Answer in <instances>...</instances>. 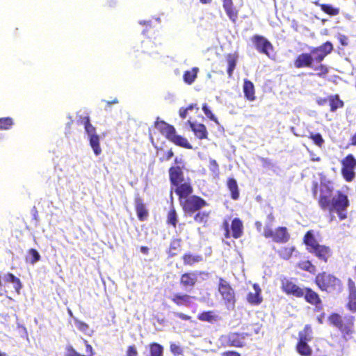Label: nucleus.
<instances>
[{
	"label": "nucleus",
	"mask_w": 356,
	"mask_h": 356,
	"mask_svg": "<svg viewBox=\"0 0 356 356\" xmlns=\"http://www.w3.org/2000/svg\"><path fill=\"white\" fill-rule=\"evenodd\" d=\"M332 187L327 184H321L319 204L324 209L340 210L348 206L346 195L338 193L337 195L332 196Z\"/></svg>",
	"instance_id": "obj_1"
},
{
	"label": "nucleus",
	"mask_w": 356,
	"mask_h": 356,
	"mask_svg": "<svg viewBox=\"0 0 356 356\" xmlns=\"http://www.w3.org/2000/svg\"><path fill=\"white\" fill-rule=\"evenodd\" d=\"M330 325L337 327L342 334L346 341L348 340L353 333L354 318L351 316H341L338 314H332L328 318Z\"/></svg>",
	"instance_id": "obj_2"
},
{
	"label": "nucleus",
	"mask_w": 356,
	"mask_h": 356,
	"mask_svg": "<svg viewBox=\"0 0 356 356\" xmlns=\"http://www.w3.org/2000/svg\"><path fill=\"white\" fill-rule=\"evenodd\" d=\"M156 127L161 130L163 134L175 144L187 149H192V146L188 142L187 139L176 134L175 129L172 126L164 122H156L155 124Z\"/></svg>",
	"instance_id": "obj_3"
},
{
	"label": "nucleus",
	"mask_w": 356,
	"mask_h": 356,
	"mask_svg": "<svg viewBox=\"0 0 356 356\" xmlns=\"http://www.w3.org/2000/svg\"><path fill=\"white\" fill-rule=\"evenodd\" d=\"M316 283L321 290L329 293L341 290V283L340 280L325 273L316 276Z\"/></svg>",
	"instance_id": "obj_4"
},
{
	"label": "nucleus",
	"mask_w": 356,
	"mask_h": 356,
	"mask_svg": "<svg viewBox=\"0 0 356 356\" xmlns=\"http://www.w3.org/2000/svg\"><path fill=\"white\" fill-rule=\"evenodd\" d=\"M218 291L227 309L233 310L236 302L234 291L228 282L221 277L219 278Z\"/></svg>",
	"instance_id": "obj_5"
},
{
	"label": "nucleus",
	"mask_w": 356,
	"mask_h": 356,
	"mask_svg": "<svg viewBox=\"0 0 356 356\" xmlns=\"http://www.w3.org/2000/svg\"><path fill=\"white\" fill-rule=\"evenodd\" d=\"M82 123L84 125L90 147L95 154L99 156L102 153V149L99 144V136L96 132V128L90 123L89 117L84 118Z\"/></svg>",
	"instance_id": "obj_6"
},
{
	"label": "nucleus",
	"mask_w": 356,
	"mask_h": 356,
	"mask_svg": "<svg viewBox=\"0 0 356 356\" xmlns=\"http://www.w3.org/2000/svg\"><path fill=\"white\" fill-rule=\"evenodd\" d=\"M264 236L266 238H271L274 242L278 243H286L290 237L286 227H279L273 230L268 224L264 227Z\"/></svg>",
	"instance_id": "obj_7"
},
{
	"label": "nucleus",
	"mask_w": 356,
	"mask_h": 356,
	"mask_svg": "<svg viewBox=\"0 0 356 356\" xmlns=\"http://www.w3.org/2000/svg\"><path fill=\"white\" fill-rule=\"evenodd\" d=\"M180 204L184 211L189 215L194 213L207 204L205 200L195 195L181 200Z\"/></svg>",
	"instance_id": "obj_8"
},
{
	"label": "nucleus",
	"mask_w": 356,
	"mask_h": 356,
	"mask_svg": "<svg viewBox=\"0 0 356 356\" xmlns=\"http://www.w3.org/2000/svg\"><path fill=\"white\" fill-rule=\"evenodd\" d=\"M342 175L346 181H350L355 177L354 170L356 167V159L352 154H348L342 161Z\"/></svg>",
	"instance_id": "obj_9"
},
{
	"label": "nucleus",
	"mask_w": 356,
	"mask_h": 356,
	"mask_svg": "<svg viewBox=\"0 0 356 356\" xmlns=\"http://www.w3.org/2000/svg\"><path fill=\"white\" fill-rule=\"evenodd\" d=\"M333 49V46L331 42H326L323 45L312 48L311 49L310 55L313 57V61L318 63H321L325 57L331 53Z\"/></svg>",
	"instance_id": "obj_10"
},
{
	"label": "nucleus",
	"mask_w": 356,
	"mask_h": 356,
	"mask_svg": "<svg viewBox=\"0 0 356 356\" xmlns=\"http://www.w3.org/2000/svg\"><path fill=\"white\" fill-rule=\"evenodd\" d=\"M252 41L259 52L264 54L268 57L270 56L269 51L273 49V45L266 38L261 35H255L252 37Z\"/></svg>",
	"instance_id": "obj_11"
},
{
	"label": "nucleus",
	"mask_w": 356,
	"mask_h": 356,
	"mask_svg": "<svg viewBox=\"0 0 356 356\" xmlns=\"http://www.w3.org/2000/svg\"><path fill=\"white\" fill-rule=\"evenodd\" d=\"M245 334L230 333L228 335L222 337V341L228 346L242 347L245 345Z\"/></svg>",
	"instance_id": "obj_12"
},
{
	"label": "nucleus",
	"mask_w": 356,
	"mask_h": 356,
	"mask_svg": "<svg viewBox=\"0 0 356 356\" xmlns=\"http://www.w3.org/2000/svg\"><path fill=\"white\" fill-rule=\"evenodd\" d=\"M282 288L288 294H292L296 297H302L304 289L300 288L286 278L282 280Z\"/></svg>",
	"instance_id": "obj_13"
},
{
	"label": "nucleus",
	"mask_w": 356,
	"mask_h": 356,
	"mask_svg": "<svg viewBox=\"0 0 356 356\" xmlns=\"http://www.w3.org/2000/svg\"><path fill=\"white\" fill-rule=\"evenodd\" d=\"M254 291H250L247 296V300L251 305H259L262 302L261 290L257 284H253Z\"/></svg>",
	"instance_id": "obj_14"
},
{
	"label": "nucleus",
	"mask_w": 356,
	"mask_h": 356,
	"mask_svg": "<svg viewBox=\"0 0 356 356\" xmlns=\"http://www.w3.org/2000/svg\"><path fill=\"white\" fill-rule=\"evenodd\" d=\"M222 6L229 19L235 22L238 17V11L234 8L232 0H222Z\"/></svg>",
	"instance_id": "obj_15"
},
{
	"label": "nucleus",
	"mask_w": 356,
	"mask_h": 356,
	"mask_svg": "<svg viewBox=\"0 0 356 356\" xmlns=\"http://www.w3.org/2000/svg\"><path fill=\"white\" fill-rule=\"evenodd\" d=\"M310 252L314 253L318 259L324 261H327V259L330 256V250L329 248L319 244L312 248Z\"/></svg>",
	"instance_id": "obj_16"
},
{
	"label": "nucleus",
	"mask_w": 356,
	"mask_h": 356,
	"mask_svg": "<svg viewBox=\"0 0 356 356\" xmlns=\"http://www.w3.org/2000/svg\"><path fill=\"white\" fill-rule=\"evenodd\" d=\"M312 63L313 57L310 54H302L299 55L295 60V66L297 68L312 67Z\"/></svg>",
	"instance_id": "obj_17"
},
{
	"label": "nucleus",
	"mask_w": 356,
	"mask_h": 356,
	"mask_svg": "<svg viewBox=\"0 0 356 356\" xmlns=\"http://www.w3.org/2000/svg\"><path fill=\"white\" fill-rule=\"evenodd\" d=\"M175 186V192L179 196L180 201L186 200L193 193V188L188 183H184Z\"/></svg>",
	"instance_id": "obj_18"
},
{
	"label": "nucleus",
	"mask_w": 356,
	"mask_h": 356,
	"mask_svg": "<svg viewBox=\"0 0 356 356\" xmlns=\"http://www.w3.org/2000/svg\"><path fill=\"white\" fill-rule=\"evenodd\" d=\"M171 183L174 186H178L183 179V173L180 166L172 167L169 170Z\"/></svg>",
	"instance_id": "obj_19"
},
{
	"label": "nucleus",
	"mask_w": 356,
	"mask_h": 356,
	"mask_svg": "<svg viewBox=\"0 0 356 356\" xmlns=\"http://www.w3.org/2000/svg\"><path fill=\"white\" fill-rule=\"evenodd\" d=\"M231 229L232 231V236L234 238L241 237L243 232V226L241 220L238 218H234L231 225Z\"/></svg>",
	"instance_id": "obj_20"
},
{
	"label": "nucleus",
	"mask_w": 356,
	"mask_h": 356,
	"mask_svg": "<svg viewBox=\"0 0 356 356\" xmlns=\"http://www.w3.org/2000/svg\"><path fill=\"white\" fill-rule=\"evenodd\" d=\"M137 216L140 220H145L147 217L148 212L140 198H136L135 201Z\"/></svg>",
	"instance_id": "obj_21"
},
{
	"label": "nucleus",
	"mask_w": 356,
	"mask_h": 356,
	"mask_svg": "<svg viewBox=\"0 0 356 356\" xmlns=\"http://www.w3.org/2000/svg\"><path fill=\"white\" fill-rule=\"evenodd\" d=\"M303 296L308 302L312 305H317L321 302L318 295L310 289H304Z\"/></svg>",
	"instance_id": "obj_22"
},
{
	"label": "nucleus",
	"mask_w": 356,
	"mask_h": 356,
	"mask_svg": "<svg viewBox=\"0 0 356 356\" xmlns=\"http://www.w3.org/2000/svg\"><path fill=\"white\" fill-rule=\"evenodd\" d=\"M191 127L195 136L200 138L203 139L207 137V131L206 127L202 124H195L190 122Z\"/></svg>",
	"instance_id": "obj_23"
},
{
	"label": "nucleus",
	"mask_w": 356,
	"mask_h": 356,
	"mask_svg": "<svg viewBox=\"0 0 356 356\" xmlns=\"http://www.w3.org/2000/svg\"><path fill=\"white\" fill-rule=\"evenodd\" d=\"M197 281V275L195 273H184L181 277V284L185 286H193Z\"/></svg>",
	"instance_id": "obj_24"
},
{
	"label": "nucleus",
	"mask_w": 356,
	"mask_h": 356,
	"mask_svg": "<svg viewBox=\"0 0 356 356\" xmlns=\"http://www.w3.org/2000/svg\"><path fill=\"white\" fill-rule=\"evenodd\" d=\"M243 92L246 98L250 101H254V88L253 83L248 80H245L243 84Z\"/></svg>",
	"instance_id": "obj_25"
},
{
	"label": "nucleus",
	"mask_w": 356,
	"mask_h": 356,
	"mask_svg": "<svg viewBox=\"0 0 356 356\" xmlns=\"http://www.w3.org/2000/svg\"><path fill=\"white\" fill-rule=\"evenodd\" d=\"M191 296L187 294L175 293L171 300L177 305H188L190 303Z\"/></svg>",
	"instance_id": "obj_26"
},
{
	"label": "nucleus",
	"mask_w": 356,
	"mask_h": 356,
	"mask_svg": "<svg viewBox=\"0 0 356 356\" xmlns=\"http://www.w3.org/2000/svg\"><path fill=\"white\" fill-rule=\"evenodd\" d=\"M199 72V68L197 67H193L191 70H187L184 72L183 79L186 83L192 84L197 78V74Z\"/></svg>",
	"instance_id": "obj_27"
},
{
	"label": "nucleus",
	"mask_w": 356,
	"mask_h": 356,
	"mask_svg": "<svg viewBox=\"0 0 356 356\" xmlns=\"http://www.w3.org/2000/svg\"><path fill=\"white\" fill-rule=\"evenodd\" d=\"M299 341L302 342H308L312 339V330L309 325H306L303 330L298 334Z\"/></svg>",
	"instance_id": "obj_28"
},
{
	"label": "nucleus",
	"mask_w": 356,
	"mask_h": 356,
	"mask_svg": "<svg viewBox=\"0 0 356 356\" xmlns=\"http://www.w3.org/2000/svg\"><path fill=\"white\" fill-rule=\"evenodd\" d=\"M296 349L298 353L303 356H310L312 353V350L307 342L298 341Z\"/></svg>",
	"instance_id": "obj_29"
},
{
	"label": "nucleus",
	"mask_w": 356,
	"mask_h": 356,
	"mask_svg": "<svg viewBox=\"0 0 356 356\" xmlns=\"http://www.w3.org/2000/svg\"><path fill=\"white\" fill-rule=\"evenodd\" d=\"M4 281L6 282H10L13 284V288L16 291L17 293H19V290L21 289V282L20 280L16 277L15 275H13L11 273H8L4 276Z\"/></svg>",
	"instance_id": "obj_30"
},
{
	"label": "nucleus",
	"mask_w": 356,
	"mask_h": 356,
	"mask_svg": "<svg viewBox=\"0 0 356 356\" xmlns=\"http://www.w3.org/2000/svg\"><path fill=\"white\" fill-rule=\"evenodd\" d=\"M304 242L308 247L309 251L318 243L316 242L312 231H308L304 238Z\"/></svg>",
	"instance_id": "obj_31"
},
{
	"label": "nucleus",
	"mask_w": 356,
	"mask_h": 356,
	"mask_svg": "<svg viewBox=\"0 0 356 356\" xmlns=\"http://www.w3.org/2000/svg\"><path fill=\"white\" fill-rule=\"evenodd\" d=\"M227 186L231 192L232 199L237 200L239 193L236 181L234 179H229L227 182Z\"/></svg>",
	"instance_id": "obj_32"
},
{
	"label": "nucleus",
	"mask_w": 356,
	"mask_h": 356,
	"mask_svg": "<svg viewBox=\"0 0 356 356\" xmlns=\"http://www.w3.org/2000/svg\"><path fill=\"white\" fill-rule=\"evenodd\" d=\"M330 110L334 112L338 108H341L343 106V102L339 99V95H331L329 97Z\"/></svg>",
	"instance_id": "obj_33"
},
{
	"label": "nucleus",
	"mask_w": 356,
	"mask_h": 356,
	"mask_svg": "<svg viewBox=\"0 0 356 356\" xmlns=\"http://www.w3.org/2000/svg\"><path fill=\"white\" fill-rule=\"evenodd\" d=\"M40 258L41 257L39 252L36 250L31 248L28 252L26 261L33 265L36 262L39 261L40 260Z\"/></svg>",
	"instance_id": "obj_34"
},
{
	"label": "nucleus",
	"mask_w": 356,
	"mask_h": 356,
	"mask_svg": "<svg viewBox=\"0 0 356 356\" xmlns=\"http://www.w3.org/2000/svg\"><path fill=\"white\" fill-rule=\"evenodd\" d=\"M227 61L228 65L227 74L231 77L236 67V59L234 56L229 54L227 56Z\"/></svg>",
	"instance_id": "obj_35"
},
{
	"label": "nucleus",
	"mask_w": 356,
	"mask_h": 356,
	"mask_svg": "<svg viewBox=\"0 0 356 356\" xmlns=\"http://www.w3.org/2000/svg\"><path fill=\"white\" fill-rule=\"evenodd\" d=\"M295 250V248L291 246V247H284V248H281L278 253H279V255L284 259H289L293 251Z\"/></svg>",
	"instance_id": "obj_36"
},
{
	"label": "nucleus",
	"mask_w": 356,
	"mask_h": 356,
	"mask_svg": "<svg viewBox=\"0 0 356 356\" xmlns=\"http://www.w3.org/2000/svg\"><path fill=\"white\" fill-rule=\"evenodd\" d=\"M150 354L151 356H162L163 347L158 343H152L150 346Z\"/></svg>",
	"instance_id": "obj_37"
},
{
	"label": "nucleus",
	"mask_w": 356,
	"mask_h": 356,
	"mask_svg": "<svg viewBox=\"0 0 356 356\" xmlns=\"http://www.w3.org/2000/svg\"><path fill=\"white\" fill-rule=\"evenodd\" d=\"M202 260V257L194 256L192 254H186L184 257V261L186 264L192 265L194 263L199 262Z\"/></svg>",
	"instance_id": "obj_38"
},
{
	"label": "nucleus",
	"mask_w": 356,
	"mask_h": 356,
	"mask_svg": "<svg viewBox=\"0 0 356 356\" xmlns=\"http://www.w3.org/2000/svg\"><path fill=\"white\" fill-rule=\"evenodd\" d=\"M321 10L330 15H337L339 12V9L327 4L321 5Z\"/></svg>",
	"instance_id": "obj_39"
},
{
	"label": "nucleus",
	"mask_w": 356,
	"mask_h": 356,
	"mask_svg": "<svg viewBox=\"0 0 356 356\" xmlns=\"http://www.w3.org/2000/svg\"><path fill=\"white\" fill-rule=\"evenodd\" d=\"M13 125V120L10 118L0 119V129H8Z\"/></svg>",
	"instance_id": "obj_40"
},
{
	"label": "nucleus",
	"mask_w": 356,
	"mask_h": 356,
	"mask_svg": "<svg viewBox=\"0 0 356 356\" xmlns=\"http://www.w3.org/2000/svg\"><path fill=\"white\" fill-rule=\"evenodd\" d=\"M209 213L206 212H198L194 217L195 222L199 223L206 222L207 221Z\"/></svg>",
	"instance_id": "obj_41"
},
{
	"label": "nucleus",
	"mask_w": 356,
	"mask_h": 356,
	"mask_svg": "<svg viewBox=\"0 0 356 356\" xmlns=\"http://www.w3.org/2000/svg\"><path fill=\"white\" fill-rule=\"evenodd\" d=\"M310 138L314 142V143L318 147H321L324 143V140L320 134H311Z\"/></svg>",
	"instance_id": "obj_42"
},
{
	"label": "nucleus",
	"mask_w": 356,
	"mask_h": 356,
	"mask_svg": "<svg viewBox=\"0 0 356 356\" xmlns=\"http://www.w3.org/2000/svg\"><path fill=\"white\" fill-rule=\"evenodd\" d=\"M177 213L174 209H171L168 216V223L172 225L173 226L176 225L177 223Z\"/></svg>",
	"instance_id": "obj_43"
},
{
	"label": "nucleus",
	"mask_w": 356,
	"mask_h": 356,
	"mask_svg": "<svg viewBox=\"0 0 356 356\" xmlns=\"http://www.w3.org/2000/svg\"><path fill=\"white\" fill-rule=\"evenodd\" d=\"M202 110L205 115L209 118L210 120L217 122V119L215 117V115L212 113V112L210 111V109L208 108L207 104H204L202 107Z\"/></svg>",
	"instance_id": "obj_44"
},
{
	"label": "nucleus",
	"mask_w": 356,
	"mask_h": 356,
	"mask_svg": "<svg viewBox=\"0 0 356 356\" xmlns=\"http://www.w3.org/2000/svg\"><path fill=\"white\" fill-rule=\"evenodd\" d=\"M300 266L302 269H304L310 273L313 272L315 268V267L309 261L302 262L300 264Z\"/></svg>",
	"instance_id": "obj_45"
},
{
	"label": "nucleus",
	"mask_w": 356,
	"mask_h": 356,
	"mask_svg": "<svg viewBox=\"0 0 356 356\" xmlns=\"http://www.w3.org/2000/svg\"><path fill=\"white\" fill-rule=\"evenodd\" d=\"M316 71H319V72L317 73V75L318 76H323L328 73V69L325 65H320L318 67H316L314 68Z\"/></svg>",
	"instance_id": "obj_46"
},
{
	"label": "nucleus",
	"mask_w": 356,
	"mask_h": 356,
	"mask_svg": "<svg viewBox=\"0 0 356 356\" xmlns=\"http://www.w3.org/2000/svg\"><path fill=\"white\" fill-rule=\"evenodd\" d=\"M213 318L211 312H204L200 316V319L205 321H211Z\"/></svg>",
	"instance_id": "obj_47"
},
{
	"label": "nucleus",
	"mask_w": 356,
	"mask_h": 356,
	"mask_svg": "<svg viewBox=\"0 0 356 356\" xmlns=\"http://www.w3.org/2000/svg\"><path fill=\"white\" fill-rule=\"evenodd\" d=\"M75 325L81 332H86L88 329V325L86 323L78 320L75 321Z\"/></svg>",
	"instance_id": "obj_48"
},
{
	"label": "nucleus",
	"mask_w": 356,
	"mask_h": 356,
	"mask_svg": "<svg viewBox=\"0 0 356 356\" xmlns=\"http://www.w3.org/2000/svg\"><path fill=\"white\" fill-rule=\"evenodd\" d=\"M170 350L175 355H179L182 353V349L181 347L175 343H172L170 345Z\"/></svg>",
	"instance_id": "obj_49"
},
{
	"label": "nucleus",
	"mask_w": 356,
	"mask_h": 356,
	"mask_svg": "<svg viewBox=\"0 0 356 356\" xmlns=\"http://www.w3.org/2000/svg\"><path fill=\"white\" fill-rule=\"evenodd\" d=\"M209 168L210 170L212 171L214 173L218 172V165L216 160L211 159L209 160Z\"/></svg>",
	"instance_id": "obj_50"
},
{
	"label": "nucleus",
	"mask_w": 356,
	"mask_h": 356,
	"mask_svg": "<svg viewBox=\"0 0 356 356\" xmlns=\"http://www.w3.org/2000/svg\"><path fill=\"white\" fill-rule=\"evenodd\" d=\"M138 351L135 346H129L127 350V356H137Z\"/></svg>",
	"instance_id": "obj_51"
},
{
	"label": "nucleus",
	"mask_w": 356,
	"mask_h": 356,
	"mask_svg": "<svg viewBox=\"0 0 356 356\" xmlns=\"http://www.w3.org/2000/svg\"><path fill=\"white\" fill-rule=\"evenodd\" d=\"M223 227L225 229V237L228 238L230 237V232H229V223L227 222H225L223 223Z\"/></svg>",
	"instance_id": "obj_52"
},
{
	"label": "nucleus",
	"mask_w": 356,
	"mask_h": 356,
	"mask_svg": "<svg viewBox=\"0 0 356 356\" xmlns=\"http://www.w3.org/2000/svg\"><path fill=\"white\" fill-rule=\"evenodd\" d=\"M346 207H344L340 210H334L335 211H337L339 214V218L343 220V219H345L346 218V215L343 213L342 211H343L344 210H346ZM333 210H332L331 211H332Z\"/></svg>",
	"instance_id": "obj_53"
},
{
	"label": "nucleus",
	"mask_w": 356,
	"mask_h": 356,
	"mask_svg": "<svg viewBox=\"0 0 356 356\" xmlns=\"http://www.w3.org/2000/svg\"><path fill=\"white\" fill-rule=\"evenodd\" d=\"M187 113H188V109H186V108H181L179 110V115L183 119L186 118Z\"/></svg>",
	"instance_id": "obj_54"
},
{
	"label": "nucleus",
	"mask_w": 356,
	"mask_h": 356,
	"mask_svg": "<svg viewBox=\"0 0 356 356\" xmlns=\"http://www.w3.org/2000/svg\"><path fill=\"white\" fill-rule=\"evenodd\" d=\"M267 220H268V221L266 222V225H266L267 224H268V225H270V227H272V223H273V220H274V216H273V214H272V213H270V214L268 216V217H267Z\"/></svg>",
	"instance_id": "obj_55"
},
{
	"label": "nucleus",
	"mask_w": 356,
	"mask_h": 356,
	"mask_svg": "<svg viewBox=\"0 0 356 356\" xmlns=\"http://www.w3.org/2000/svg\"><path fill=\"white\" fill-rule=\"evenodd\" d=\"M177 316H178L179 318H180L181 319H183V320H189L191 318V317L186 314H184L183 313H177Z\"/></svg>",
	"instance_id": "obj_56"
},
{
	"label": "nucleus",
	"mask_w": 356,
	"mask_h": 356,
	"mask_svg": "<svg viewBox=\"0 0 356 356\" xmlns=\"http://www.w3.org/2000/svg\"><path fill=\"white\" fill-rule=\"evenodd\" d=\"M348 305L350 310L356 311V300L350 301Z\"/></svg>",
	"instance_id": "obj_57"
},
{
	"label": "nucleus",
	"mask_w": 356,
	"mask_h": 356,
	"mask_svg": "<svg viewBox=\"0 0 356 356\" xmlns=\"http://www.w3.org/2000/svg\"><path fill=\"white\" fill-rule=\"evenodd\" d=\"M224 356H240V354L235 351H227L225 352Z\"/></svg>",
	"instance_id": "obj_58"
},
{
	"label": "nucleus",
	"mask_w": 356,
	"mask_h": 356,
	"mask_svg": "<svg viewBox=\"0 0 356 356\" xmlns=\"http://www.w3.org/2000/svg\"><path fill=\"white\" fill-rule=\"evenodd\" d=\"M174 155V153L170 149L169 150L168 152H167V154H166V158L165 159L167 161L170 160Z\"/></svg>",
	"instance_id": "obj_59"
},
{
	"label": "nucleus",
	"mask_w": 356,
	"mask_h": 356,
	"mask_svg": "<svg viewBox=\"0 0 356 356\" xmlns=\"http://www.w3.org/2000/svg\"><path fill=\"white\" fill-rule=\"evenodd\" d=\"M86 353L92 355V347L90 344H86Z\"/></svg>",
	"instance_id": "obj_60"
},
{
	"label": "nucleus",
	"mask_w": 356,
	"mask_h": 356,
	"mask_svg": "<svg viewBox=\"0 0 356 356\" xmlns=\"http://www.w3.org/2000/svg\"><path fill=\"white\" fill-rule=\"evenodd\" d=\"M261 225H261V222H259V221H257V222H255V227H256L257 229L259 232H260V231H261Z\"/></svg>",
	"instance_id": "obj_61"
},
{
	"label": "nucleus",
	"mask_w": 356,
	"mask_h": 356,
	"mask_svg": "<svg viewBox=\"0 0 356 356\" xmlns=\"http://www.w3.org/2000/svg\"><path fill=\"white\" fill-rule=\"evenodd\" d=\"M175 161L177 164L179 165L178 166H180V165L182 164V159L181 158L176 157Z\"/></svg>",
	"instance_id": "obj_62"
},
{
	"label": "nucleus",
	"mask_w": 356,
	"mask_h": 356,
	"mask_svg": "<svg viewBox=\"0 0 356 356\" xmlns=\"http://www.w3.org/2000/svg\"><path fill=\"white\" fill-rule=\"evenodd\" d=\"M343 38H341V42L343 45H346L347 43L345 42V40H346V38L345 36H342Z\"/></svg>",
	"instance_id": "obj_63"
},
{
	"label": "nucleus",
	"mask_w": 356,
	"mask_h": 356,
	"mask_svg": "<svg viewBox=\"0 0 356 356\" xmlns=\"http://www.w3.org/2000/svg\"><path fill=\"white\" fill-rule=\"evenodd\" d=\"M195 106V105L194 104H191L188 107L186 108V109H188V111H191L193 109V108Z\"/></svg>",
	"instance_id": "obj_64"
}]
</instances>
